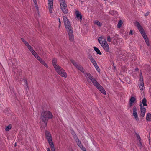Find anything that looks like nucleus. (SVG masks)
I'll return each mask as SVG.
<instances>
[{"label":"nucleus","instance_id":"1","mask_svg":"<svg viewBox=\"0 0 151 151\" xmlns=\"http://www.w3.org/2000/svg\"><path fill=\"white\" fill-rule=\"evenodd\" d=\"M84 74L86 78L87 81L90 80L94 86L99 90L103 94L106 95V92L103 87L100 85L93 77L88 73H84Z\"/></svg>","mask_w":151,"mask_h":151},{"label":"nucleus","instance_id":"2","mask_svg":"<svg viewBox=\"0 0 151 151\" xmlns=\"http://www.w3.org/2000/svg\"><path fill=\"white\" fill-rule=\"evenodd\" d=\"M84 74L86 78L87 81L90 80L94 86L99 90L103 94L106 95V92L103 87L100 85L93 77L88 73H84Z\"/></svg>","mask_w":151,"mask_h":151},{"label":"nucleus","instance_id":"3","mask_svg":"<svg viewBox=\"0 0 151 151\" xmlns=\"http://www.w3.org/2000/svg\"><path fill=\"white\" fill-rule=\"evenodd\" d=\"M53 117L52 114L48 111H44L41 114V119L45 123V126L48 119H52Z\"/></svg>","mask_w":151,"mask_h":151},{"label":"nucleus","instance_id":"4","mask_svg":"<svg viewBox=\"0 0 151 151\" xmlns=\"http://www.w3.org/2000/svg\"><path fill=\"white\" fill-rule=\"evenodd\" d=\"M147 101L146 98H144L142 101L140 102L139 106L140 107L141 111L140 116L142 117H144L145 115L146 109L144 107V106H147Z\"/></svg>","mask_w":151,"mask_h":151},{"label":"nucleus","instance_id":"5","mask_svg":"<svg viewBox=\"0 0 151 151\" xmlns=\"http://www.w3.org/2000/svg\"><path fill=\"white\" fill-rule=\"evenodd\" d=\"M98 40L104 50L106 52H109V46L106 40H103L101 37H100L98 39Z\"/></svg>","mask_w":151,"mask_h":151},{"label":"nucleus","instance_id":"6","mask_svg":"<svg viewBox=\"0 0 151 151\" xmlns=\"http://www.w3.org/2000/svg\"><path fill=\"white\" fill-rule=\"evenodd\" d=\"M69 36V40L71 41L74 40L73 30L70 24L65 25Z\"/></svg>","mask_w":151,"mask_h":151},{"label":"nucleus","instance_id":"7","mask_svg":"<svg viewBox=\"0 0 151 151\" xmlns=\"http://www.w3.org/2000/svg\"><path fill=\"white\" fill-rule=\"evenodd\" d=\"M55 69L56 72L62 77L66 78L67 77V74L65 71L59 65L56 67H55Z\"/></svg>","mask_w":151,"mask_h":151},{"label":"nucleus","instance_id":"8","mask_svg":"<svg viewBox=\"0 0 151 151\" xmlns=\"http://www.w3.org/2000/svg\"><path fill=\"white\" fill-rule=\"evenodd\" d=\"M71 62L78 69L83 73H84L85 70L81 65L77 63L73 60H72Z\"/></svg>","mask_w":151,"mask_h":151},{"label":"nucleus","instance_id":"9","mask_svg":"<svg viewBox=\"0 0 151 151\" xmlns=\"http://www.w3.org/2000/svg\"><path fill=\"white\" fill-rule=\"evenodd\" d=\"M60 3V8L63 13L66 14L68 13V9L65 2H62Z\"/></svg>","mask_w":151,"mask_h":151},{"label":"nucleus","instance_id":"10","mask_svg":"<svg viewBox=\"0 0 151 151\" xmlns=\"http://www.w3.org/2000/svg\"><path fill=\"white\" fill-rule=\"evenodd\" d=\"M53 0H48V8L50 13H52L53 9Z\"/></svg>","mask_w":151,"mask_h":151},{"label":"nucleus","instance_id":"11","mask_svg":"<svg viewBox=\"0 0 151 151\" xmlns=\"http://www.w3.org/2000/svg\"><path fill=\"white\" fill-rule=\"evenodd\" d=\"M133 116L135 119L136 120L137 122L139 121V119L138 117V115L137 113V108L135 106L133 108Z\"/></svg>","mask_w":151,"mask_h":151},{"label":"nucleus","instance_id":"12","mask_svg":"<svg viewBox=\"0 0 151 151\" xmlns=\"http://www.w3.org/2000/svg\"><path fill=\"white\" fill-rule=\"evenodd\" d=\"M135 26L137 27L138 29L140 32L141 33L145 32L142 26L140 25L139 22H136L135 23Z\"/></svg>","mask_w":151,"mask_h":151},{"label":"nucleus","instance_id":"13","mask_svg":"<svg viewBox=\"0 0 151 151\" xmlns=\"http://www.w3.org/2000/svg\"><path fill=\"white\" fill-rule=\"evenodd\" d=\"M46 138L48 142L52 141V137L50 133L48 131H46L45 133Z\"/></svg>","mask_w":151,"mask_h":151},{"label":"nucleus","instance_id":"14","mask_svg":"<svg viewBox=\"0 0 151 151\" xmlns=\"http://www.w3.org/2000/svg\"><path fill=\"white\" fill-rule=\"evenodd\" d=\"M76 142L77 143V145L83 151H86L85 148L81 144V141L78 138L76 139Z\"/></svg>","mask_w":151,"mask_h":151},{"label":"nucleus","instance_id":"15","mask_svg":"<svg viewBox=\"0 0 151 151\" xmlns=\"http://www.w3.org/2000/svg\"><path fill=\"white\" fill-rule=\"evenodd\" d=\"M76 14L77 19L81 21L82 20V16L81 13L78 11H77L76 12Z\"/></svg>","mask_w":151,"mask_h":151},{"label":"nucleus","instance_id":"16","mask_svg":"<svg viewBox=\"0 0 151 151\" xmlns=\"http://www.w3.org/2000/svg\"><path fill=\"white\" fill-rule=\"evenodd\" d=\"M63 22L65 25H68V24H70V23L68 19L65 16H63Z\"/></svg>","mask_w":151,"mask_h":151},{"label":"nucleus","instance_id":"17","mask_svg":"<svg viewBox=\"0 0 151 151\" xmlns=\"http://www.w3.org/2000/svg\"><path fill=\"white\" fill-rule=\"evenodd\" d=\"M52 63L53 65L54 68H55V67H56L59 66L58 64H57V59L55 58H54L52 60Z\"/></svg>","mask_w":151,"mask_h":151},{"label":"nucleus","instance_id":"18","mask_svg":"<svg viewBox=\"0 0 151 151\" xmlns=\"http://www.w3.org/2000/svg\"><path fill=\"white\" fill-rule=\"evenodd\" d=\"M135 101V99L134 97H132L129 100V105L130 106H132L133 104L134 103Z\"/></svg>","mask_w":151,"mask_h":151},{"label":"nucleus","instance_id":"19","mask_svg":"<svg viewBox=\"0 0 151 151\" xmlns=\"http://www.w3.org/2000/svg\"><path fill=\"white\" fill-rule=\"evenodd\" d=\"M48 142L50 146L51 150L53 151H55V148L52 140Z\"/></svg>","mask_w":151,"mask_h":151},{"label":"nucleus","instance_id":"20","mask_svg":"<svg viewBox=\"0 0 151 151\" xmlns=\"http://www.w3.org/2000/svg\"><path fill=\"white\" fill-rule=\"evenodd\" d=\"M146 119L147 121H151V114L148 113L146 116Z\"/></svg>","mask_w":151,"mask_h":151},{"label":"nucleus","instance_id":"21","mask_svg":"<svg viewBox=\"0 0 151 151\" xmlns=\"http://www.w3.org/2000/svg\"><path fill=\"white\" fill-rule=\"evenodd\" d=\"M89 59L93 63V65H96V64L97 63H96V61L94 59L92 56H90L89 57Z\"/></svg>","mask_w":151,"mask_h":151},{"label":"nucleus","instance_id":"22","mask_svg":"<svg viewBox=\"0 0 151 151\" xmlns=\"http://www.w3.org/2000/svg\"><path fill=\"white\" fill-rule=\"evenodd\" d=\"M142 81H143V79H142ZM144 86V83L143 81H142L140 83V84L139 85V87L141 90H143Z\"/></svg>","mask_w":151,"mask_h":151},{"label":"nucleus","instance_id":"23","mask_svg":"<svg viewBox=\"0 0 151 151\" xmlns=\"http://www.w3.org/2000/svg\"><path fill=\"white\" fill-rule=\"evenodd\" d=\"M94 50L96 52V53L100 55H101L102 53L101 52H100V50L96 47H93Z\"/></svg>","mask_w":151,"mask_h":151},{"label":"nucleus","instance_id":"24","mask_svg":"<svg viewBox=\"0 0 151 151\" xmlns=\"http://www.w3.org/2000/svg\"><path fill=\"white\" fill-rule=\"evenodd\" d=\"M94 23L99 27H101L102 25V24L97 20L94 21Z\"/></svg>","mask_w":151,"mask_h":151},{"label":"nucleus","instance_id":"25","mask_svg":"<svg viewBox=\"0 0 151 151\" xmlns=\"http://www.w3.org/2000/svg\"><path fill=\"white\" fill-rule=\"evenodd\" d=\"M109 14L112 15H116L117 14V12L114 11V10H111L109 11Z\"/></svg>","mask_w":151,"mask_h":151},{"label":"nucleus","instance_id":"26","mask_svg":"<svg viewBox=\"0 0 151 151\" xmlns=\"http://www.w3.org/2000/svg\"><path fill=\"white\" fill-rule=\"evenodd\" d=\"M41 63H42L43 65L45 66L47 68H48V66L47 65V63H45V62L43 60H42L40 62Z\"/></svg>","mask_w":151,"mask_h":151},{"label":"nucleus","instance_id":"27","mask_svg":"<svg viewBox=\"0 0 151 151\" xmlns=\"http://www.w3.org/2000/svg\"><path fill=\"white\" fill-rule=\"evenodd\" d=\"M122 24V21L120 20L118 22V23L117 24V27L118 28H120Z\"/></svg>","mask_w":151,"mask_h":151},{"label":"nucleus","instance_id":"28","mask_svg":"<svg viewBox=\"0 0 151 151\" xmlns=\"http://www.w3.org/2000/svg\"><path fill=\"white\" fill-rule=\"evenodd\" d=\"M144 40L145 42L146 43L147 45V46H149L150 45L149 41L148 40V37L146 39H144Z\"/></svg>","mask_w":151,"mask_h":151},{"label":"nucleus","instance_id":"29","mask_svg":"<svg viewBox=\"0 0 151 151\" xmlns=\"http://www.w3.org/2000/svg\"><path fill=\"white\" fill-rule=\"evenodd\" d=\"M137 140L139 141V143L141 145V138L139 135L138 134H137Z\"/></svg>","mask_w":151,"mask_h":151},{"label":"nucleus","instance_id":"30","mask_svg":"<svg viewBox=\"0 0 151 151\" xmlns=\"http://www.w3.org/2000/svg\"><path fill=\"white\" fill-rule=\"evenodd\" d=\"M141 34H142V36H143L144 39L147 37L145 32H142V33H141Z\"/></svg>","mask_w":151,"mask_h":151},{"label":"nucleus","instance_id":"31","mask_svg":"<svg viewBox=\"0 0 151 151\" xmlns=\"http://www.w3.org/2000/svg\"><path fill=\"white\" fill-rule=\"evenodd\" d=\"M27 47L31 52L34 50L31 45H29Z\"/></svg>","mask_w":151,"mask_h":151},{"label":"nucleus","instance_id":"32","mask_svg":"<svg viewBox=\"0 0 151 151\" xmlns=\"http://www.w3.org/2000/svg\"><path fill=\"white\" fill-rule=\"evenodd\" d=\"M96 65H93L95 66V68L96 69V70L99 72L100 71V69L99 67L97 65V63L96 64Z\"/></svg>","mask_w":151,"mask_h":151},{"label":"nucleus","instance_id":"33","mask_svg":"<svg viewBox=\"0 0 151 151\" xmlns=\"http://www.w3.org/2000/svg\"><path fill=\"white\" fill-rule=\"evenodd\" d=\"M11 126L10 125L8 126L5 128V130L6 131H8L11 129Z\"/></svg>","mask_w":151,"mask_h":151},{"label":"nucleus","instance_id":"34","mask_svg":"<svg viewBox=\"0 0 151 151\" xmlns=\"http://www.w3.org/2000/svg\"><path fill=\"white\" fill-rule=\"evenodd\" d=\"M24 82L25 83V84H24V86L25 87H26L28 88V84H27V81L26 80L24 79Z\"/></svg>","mask_w":151,"mask_h":151},{"label":"nucleus","instance_id":"35","mask_svg":"<svg viewBox=\"0 0 151 151\" xmlns=\"http://www.w3.org/2000/svg\"><path fill=\"white\" fill-rule=\"evenodd\" d=\"M134 32H135L134 31L130 30V32L129 33V35H132L134 33Z\"/></svg>","mask_w":151,"mask_h":151},{"label":"nucleus","instance_id":"36","mask_svg":"<svg viewBox=\"0 0 151 151\" xmlns=\"http://www.w3.org/2000/svg\"><path fill=\"white\" fill-rule=\"evenodd\" d=\"M36 58L40 62L42 60L39 56Z\"/></svg>","mask_w":151,"mask_h":151},{"label":"nucleus","instance_id":"37","mask_svg":"<svg viewBox=\"0 0 151 151\" xmlns=\"http://www.w3.org/2000/svg\"><path fill=\"white\" fill-rule=\"evenodd\" d=\"M23 43L27 47L29 44L25 40L23 42Z\"/></svg>","mask_w":151,"mask_h":151},{"label":"nucleus","instance_id":"38","mask_svg":"<svg viewBox=\"0 0 151 151\" xmlns=\"http://www.w3.org/2000/svg\"><path fill=\"white\" fill-rule=\"evenodd\" d=\"M33 1L34 3L35 4V6L36 7H37V2H36V0H33Z\"/></svg>","mask_w":151,"mask_h":151},{"label":"nucleus","instance_id":"39","mask_svg":"<svg viewBox=\"0 0 151 151\" xmlns=\"http://www.w3.org/2000/svg\"><path fill=\"white\" fill-rule=\"evenodd\" d=\"M107 40L109 42H111V38H110V36H109L107 38Z\"/></svg>","mask_w":151,"mask_h":151},{"label":"nucleus","instance_id":"40","mask_svg":"<svg viewBox=\"0 0 151 151\" xmlns=\"http://www.w3.org/2000/svg\"><path fill=\"white\" fill-rule=\"evenodd\" d=\"M32 53V54L34 56L36 54V52H35V51L34 50L33 51L31 52Z\"/></svg>","mask_w":151,"mask_h":151},{"label":"nucleus","instance_id":"41","mask_svg":"<svg viewBox=\"0 0 151 151\" xmlns=\"http://www.w3.org/2000/svg\"><path fill=\"white\" fill-rule=\"evenodd\" d=\"M34 56L36 58H37L38 56H39L37 53H36V54L34 55Z\"/></svg>","mask_w":151,"mask_h":151},{"label":"nucleus","instance_id":"42","mask_svg":"<svg viewBox=\"0 0 151 151\" xmlns=\"http://www.w3.org/2000/svg\"><path fill=\"white\" fill-rule=\"evenodd\" d=\"M149 12H147L146 13L144 14V16H148L149 15Z\"/></svg>","mask_w":151,"mask_h":151},{"label":"nucleus","instance_id":"43","mask_svg":"<svg viewBox=\"0 0 151 151\" xmlns=\"http://www.w3.org/2000/svg\"><path fill=\"white\" fill-rule=\"evenodd\" d=\"M60 3L62 2H65L64 0H60Z\"/></svg>","mask_w":151,"mask_h":151},{"label":"nucleus","instance_id":"44","mask_svg":"<svg viewBox=\"0 0 151 151\" xmlns=\"http://www.w3.org/2000/svg\"><path fill=\"white\" fill-rule=\"evenodd\" d=\"M60 3L62 2H65L64 0H60Z\"/></svg>","mask_w":151,"mask_h":151},{"label":"nucleus","instance_id":"45","mask_svg":"<svg viewBox=\"0 0 151 151\" xmlns=\"http://www.w3.org/2000/svg\"><path fill=\"white\" fill-rule=\"evenodd\" d=\"M21 40L23 42L25 41V40L23 38H22L21 39Z\"/></svg>","mask_w":151,"mask_h":151},{"label":"nucleus","instance_id":"46","mask_svg":"<svg viewBox=\"0 0 151 151\" xmlns=\"http://www.w3.org/2000/svg\"><path fill=\"white\" fill-rule=\"evenodd\" d=\"M21 40L23 42L25 41V40L23 38H22L21 39Z\"/></svg>","mask_w":151,"mask_h":151},{"label":"nucleus","instance_id":"47","mask_svg":"<svg viewBox=\"0 0 151 151\" xmlns=\"http://www.w3.org/2000/svg\"><path fill=\"white\" fill-rule=\"evenodd\" d=\"M59 26L60 27V19L59 18Z\"/></svg>","mask_w":151,"mask_h":151},{"label":"nucleus","instance_id":"48","mask_svg":"<svg viewBox=\"0 0 151 151\" xmlns=\"http://www.w3.org/2000/svg\"><path fill=\"white\" fill-rule=\"evenodd\" d=\"M135 70L136 71H137L138 70V69L137 68H136Z\"/></svg>","mask_w":151,"mask_h":151},{"label":"nucleus","instance_id":"49","mask_svg":"<svg viewBox=\"0 0 151 151\" xmlns=\"http://www.w3.org/2000/svg\"><path fill=\"white\" fill-rule=\"evenodd\" d=\"M47 151H51L50 150V148H47Z\"/></svg>","mask_w":151,"mask_h":151}]
</instances>
